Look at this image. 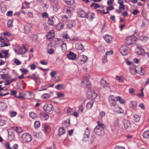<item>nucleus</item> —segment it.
Listing matches in <instances>:
<instances>
[{
	"label": "nucleus",
	"instance_id": "f257e3e1",
	"mask_svg": "<svg viewBox=\"0 0 149 149\" xmlns=\"http://www.w3.org/2000/svg\"><path fill=\"white\" fill-rule=\"evenodd\" d=\"M97 125L94 130V132L99 136L102 135L104 134V129L105 127V125L101 124L100 121L97 122Z\"/></svg>",
	"mask_w": 149,
	"mask_h": 149
},
{
	"label": "nucleus",
	"instance_id": "f03ea898",
	"mask_svg": "<svg viewBox=\"0 0 149 149\" xmlns=\"http://www.w3.org/2000/svg\"><path fill=\"white\" fill-rule=\"evenodd\" d=\"M136 40V38L135 36H131L126 38L127 43L128 45H131L134 44Z\"/></svg>",
	"mask_w": 149,
	"mask_h": 149
},
{
	"label": "nucleus",
	"instance_id": "7ed1b4c3",
	"mask_svg": "<svg viewBox=\"0 0 149 149\" xmlns=\"http://www.w3.org/2000/svg\"><path fill=\"white\" fill-rule=\"evenodd\" d=\"M74 10L72 6H65L64 7L63 10L66 13H67L69 16L72 15V11Z\"/></svg>",
	"mask_w": 149,
	"mask_h": 149
},
{
	"label": "nucleus",
	"instance_id": "20e7f679",
	"mask_svg": "<svg viewBox=\"0 0 149 149\" xmlns=\"http://www.w3.org/2000/svg\"><path fill=\"white\" fill-rule=\"evenodd\" d=\"M88 78V77L85 78L82 81L81 85L82 87L88 88L90 87L91 84Z\"/></svg>",
	"mask_w": 149,
	"mask_h": 149
},
{
	"label": "nucleus",
	"instance_id": "39448f33",
	"mask_svg": "<svg viewBox=\"0 0 149 149\" xmlns=\"http://www.w3.org/2000/svg\"><path fill=\"white\" fill-rule=\"evenodd\" d=\"M53 107V106L51 104H45L43 107V109L46 113H48L50 112Z\"/></svg>",
	"mask_w": 149,
	"mask_h": 149
},
{
	"label": "nucleus",
	"instance_id": "423d86ee",
	"mask_svg": "<svg viewBox=\"0 0 149 149\" xmlns=\"http://www.w3.org/2000/svg\"><path fill=\"white\" fill-rule=\"evenodd\" d=\"M109 102L111 106H114L116 105L115 97L113 95H111L109 97Z\"/></svg>",
	"mask_w": 149,
	"mask_h": 149
},
{
	"label": "nucleus",
	"instance_id": "0eeeda50",
	"mask_svg": "<svg viewBox=\"0 0 149 149\" xmlns=\"http://www.w3.org/2000/svg\"><path fill=\"white\" fill-rule=\"evenodd\" d=\"M120 52L123 55H126L127 54V47L125 45L122 46L120 49Z\"/></svg>",
	"mask_w": 149,
	"mask_h": 149
},
{
	"label": "nucleus",
	"instance_id": "6e6552de",
	"mask_svg": "<svg viewBox=\"0 0 149 149\" xmlns=\"http://www.w3.org/2000/svg\"><path fill=\"white\" fill-rule=\"evenodd\" d=\"M135 72L139 73L141 75L145 73V71L143 68L140 67H137L134 68Z\"/></svg>",
	"mask_w": 149,
	"mask_h": 149
},
{
	"label": "nucleus",
	"instance_id": "1a4fd4ad",
	"mask_svg": "<svg viewBox=\"0 0 149 149\" xmlns=\"http://www.w3.org/2000/svg\"><path fill=\"white\" fill-rule=\"evenodd\" d=\"M103 38L106 42L108 43H111L113 39V37L111 36L106 35L104 36Z\"/></svg>",
	"mask_w": 149,
	"mask_h": 149
},
{
	"label": "nucleus",
	"instance_id": "9d476101",
	"mask_svg": "<svg viewBox=\"0 0 149 149\" xmlns=\"http://www.w3.org/2000/svg\"><path fill=\"white\" fill-rule=\"evenodd\" d=\"M124 127L126 128L127 129L130 127L131 126V123L130 122L127 120H123Z\"/></svg>",
	"mask_w": 149,
	"mask_h": 149
},
{
	"label": "nucleus",
	"instance_id": "9b49d317",
	"mask_svg": "<svg viewBox=\"0 0 149 149\" xmlns=\"http://www.w3.org/2000/svg\"><path fill=\"white\" fill-rule=\"evenodd\" d=\"M55 18L53 17H52L51 18L49 17L48 20V24L50 25L54 26V23H55Z\"/></svg>",
	"mask_w": 149,
	"mask_h": 149
},
{
	"label": "nucleus",
	"instance_id": "f8f14e48",
	"mask_svg": "<svg viewBox=\"0 0 149 149\" xmlns=\"http://www.w3.org/2000/svg\"><path fill=\"white\" fill-rule=\"evenodd\" d=\"M27 50L26 47L23 45L19 49V52L20 54H25Z\"/></svg>",
	"mask_w": 149,
	"mask_h": 149
},
{
	"label": "nucleus",
	"instance_id": "ddd939ff",
	"mask_svg": "<svg viewBox=\"0 0 149 149\" xmlns=\"http://www.w3.org/2000/svg\"><path fill=\"white\" fill-rule=\"evenodd\" d=\"M100 83L101 86L104 88L109 87L108 83L106 80L103 79H102L100 81Z\"/></svg>",
	"mask_w": 149,
	"mask_h": 149
},
{
	"label": "nucleus",
	"instance_id": "4468645a",
	"mask_svg": "<svg viewBox=\"0 0 149 149\" xmlns=\"http://www.w3.org/2000/svg\"><path fill=\"white\" fill-rule=\"evenodd\" d=\"M67 57L69 59L73 60L76 58V55L74 53L70 52L69 54L67 55Z\"/></svg>",
	"mask_w": 149,
	"mask_h": 149
},
{
	"label": "nucleus",
	"instance_id": "2eb2a0df",
	"mask_svg": "<svg viewBox=\"0 0 149 149\" xmlns=\"http://www.w3.org/2000/svg\"><path fill=\"white\" fill-rule=\"evenodd\" d=\"M11 128L16 133H19L22 132V130L20 127H13Z\"/></svg>",
	"mask_w": 149,
	"mask_h": 149
},
{
	"label": "nucleus",
	"instance_id": "dca6fc26",
	"mask_svg": "<svg viewBox=\"0 0 149 149\" xmlns=\"http://www.w3.org/2000/svg\"><path fill=\"white\" fill-rule=\"evenodd\" d=\"M29 37L31 38L32 41L34 42H37L38 36L36 34H32Z\"/></svg>",
	"mask_w": 149,
	"mask_h": 149
},
{
	"label": "nucleus",
	"instance_id": "f3484780",
	"mask_svg": "<svg viewBox=\"0 0 149 149\" xmlns=\"http://www.w3.org/2000/svg\"><path fill=\"white\" fill-rule=\"evenodd\" d=\"M54 36V33L53 31H51L47 33L46 37L47 39H50L53 38Z\"/></svg>",
	"mask_w": 149,
	"mask_h": 149
},
{
	"label": "nucleus",
	"instance_id": "a211bd4d",
	"mask_svg": "<svg viewBox=\"0 0 149 149\" xmlns=\"http://www.w3.org/2000/svg\"><path fill=\"white\" fill-rule=\"evenodd\" d=\"M118 2L120 5L119 7V9L122 10H124L125 9V8L123 1L121 0H118Z\"/></svg>",
	"mask_w": 149,
	"mask_h": 149
},
{
	"label": "nucleus",
	"instance_id": "6ab92c4d",
	"mask_svg": "<svg viewBox=\"0 0 149 149\" xmlns=\"http://www.w3.org/2000/svg\"><path fill=\"white\" fill-rule=\"evenodd\" d=\"M7 107V105L4 103L0 102V110L3 111L6 109Z\"/></svg>",
	"mask_w": 149,
	"mask_h": 149
},
{
	"label": "nucleus",
	"instance_id": "aec40b11",
	"mask_svg": "<svg viewBox=\"0 0 149 149\" xmlns=\"http://www.w3.org/2000/svg\"><path fill=\"white\" fill-rule=\"evenodd\" d=\"M64 24L63 22H60L56 26V29L57 30H59L63 29L64 26Z\"/></svg>",
	"mask_w": 149,
	"mask_h": 149
},
{
	"label": "nucleus",
	"instance_id": "412c9836",
	"mask_svg": "<svg viewBox=\"0 0 149 149\" xmlns=\"http://www.w3.org/2000/svg\"><path fill=\"white\" fill-rule=\"evenodd\" d=\"M88 95L89 96V97L92 99H95L97 96V94L93 92H90Z\"/></svg>",
	"mask_w": 149,
	"mask_h": 149
},
{
	"label": "nucleus",
	"instance_id": "4be33fe9",
	"mask_svg": "<svg viewBox=\"0 0 149 149\" xmlns=\"http://www.w3.org/2000/svg\"><path fill=\"white\" fill-rule=\"evenodd\" d=\"M76 48L78 50H83V46L81 43H78L75 45Z\"/></svg>",
	"mask_w": 149,
	"mask_h": 149
},
{
	"label": "nucleus",
	"instance_id": "5701e85b",
	"mask_svg": "<svg viewBox=\"0 0 149 149\" xmlns=\"http://www.w3.org/2000/svg\"><path fill=\"white\" fill-rule=\"evenodd\" d=\"M15 137V134L14 132H11V134L8 133V139L10 141H12Z\"/></svg>",
	"mask_w": 149,
	"mask_h": 149
},
{
	"label": "nucleus",
	"instance_id": "b1692460",
	"mask_svg": "<svg viewBox=\"0 0 149 149\" xmlns=\"http://www.w3.org/2000/svg\"><path fill=\"white\" fill-rule=\"evenodd\" d=\"M144 138L148 139L149 138V130L146 131L144 132L142 134Z\"/></svg>",
	"mask_w": 149,
	"mask_h": 149
},
{
	"label": "nucleus",
	"instance_id": "393cba45",
	"mask_svg": "<svg viewBox=\"0 0 149 149\" xmlns=\"http://www.w3.org/2000/svg\"><path fill=\"white\" fill-rule=\"evenodd\" d=\"M75 23L74 21H70L67 24L68 28H70L73 26H74L75 25Z\"/></svg>",
	"mask_w": 149,
	"mask_h": 149
},
{
	"label": "nucleus",
	"instance_id": "a878e982",
	"mask_svg": "<svg viewBox=\"0 0 149 149\" xmlns=\"http://www.w3.org/2000/svg\"><path fill=\"white\" fill-rule=\"evenodd\" d=\"M64 2L68 5H72L74 3V0H63Z\"/></svg>",
	"mask_w": 149,
	"mask_h": 149
},
{
	"label": "nucleus",
	"instance_id": "bb28decb",
	"mask_svg": "<svg viewBox=\"0 0 149 149\" xmlns=\"http://www.w3.org/2000/svg\"><path fill=\"white\" fill-rule=\"evenodd\" d=\"M87 13L83 10L81 11L78 12V15L79 17H85L86 16Z\"/></svg>",
	"mask_w": 149,
	"mask_h": 149
},
{
	"label": "nucleus",
	"instance_id": "cd10ccee",
	"mask_svg": "<svg viewBox=\"0 0 149 149\" xmlns=\"http://www.w3.org/2000/svg\"><path fill=\"white\" fill-rule=\"evenodd\" d=\"M117 101H119L120 104H124L125 103V100L120 96H118L116 97Z\"/></svg>",
	"mask_w": 149,
	"mask_h": 149
},
{
	"label": "nucleus",
	"instance_id": "c85d7f7f",
	"mask_svg": "<svg viewBox=\"0 0 149 149\" xmlns=\"http://www.w3.org/2000/svg\"><path fill=\"white\" fill-rule=\"evenodd\" d=\"M65 132V130L63 127H60L58 130V135L60 136L64 134Z\"/></svg>",
	"mask_w": 149,
	"mask_h": 149
},
{
	"label": "nucleus",
	"instance_id": "c756f323",
	"mask_svg": "<svg viewBox=\"0 0 149 149\" xmlns=\"http://www.w3.org/2000/svg\"><path fill=\"white\" fill-rule=\"evenodd\" d=\"M28 136L27 133L24 134L22 136V138L24 142H27L28 140Z\"/></svg>",
	"mask_w": 149,
	"mask_h": 149
},
{
	"label": "nucleus",
	"instance_id": "7c9ffc66",
	"mask_svg": "<svg viewBox=\"0 0 149 149\" xmlns=\"http://www.w3.org/2000/svg\"><path fill=\"white\" fill-rule=\"evenodd\" d=\"M115 111L118 113H123V110L119 107H116L115 108Z\"/></svg>",
	"mask_w": 149,
	"mask_h": 149
},
{
	"label": "nucleus",
	"instance_id": "2f4dec72",
	"mask_svg": "<svg viewBox=\"0 0 149 149\" xmlns=\"http://www.w3.org/2000/svg\"><path fill=\"white\" fill-rule=\"evenodd\" d=\"M78 58H82L84 60L83 62H82V63H85L88 59L87 57L84 55H80L78 56Z\"/></svg>",
	"mask_w": 149,
	"mask_h": 149
},
{
	"label": "nucleus",
	"instance_id": "473e14b6",
	"mask_svg": "<svg viewBox=\"0 0 149 149\" xmlns=\"http://www.w3.org/2000/svg\"><path fill=\"white\" fill-rule=\"evenodd\" d=\"M97 50L99 52H103L105 51L104 48L103 46L101 45H100L98 47Z\"/></svg>",
	"mask_w": 149,
	"mask_h": 149
},
{
	"label": "nucleus",
	"instance_id": "72a5a7b5",
	"mask_svg": "<svg viewBox=\"0 0 149 149\" xmlns=\"http://www.w3.org/2000/svg\"><path fill=\"white\" fill-rule=\"evenodd\" d=\"M62 50L63 52H65L67 49L66 44L65 43H63L61 46Z\"/></svg>",
	"mask_w": 149,
	"mask_h": 149
},
{
	"label": "nucleus",
	"instance_id": "f704fd0d",
	"mask_svg": "<svg viewBox=\"0 0 149 149\" xmlns=\"http://www.w3.org/2000/svg\"><path fill=\"white\" fill-rule=\"evenodd\" d=\"M93 102H88L86 104V107L87 109H91L93 106Z\"/></svg>",
	"mask_w": 149,
	"mask_h": 149
},
{
	"label": "nucleus",
	"instance_id": "c9c22d12",
	"mask_svg": "<svg viewBox=\"0 0 149 149\" xmlns=\"http://www.w3.org/2000/svg\"><path fill=\"white\" fill-rule=\"evenodd\" d=\"M140 39L143 41H146L148 39V37L145 36H142L140 37Z\"/></svg>",
	"mask_w": 149,
	"mask_h": 149
},
{
	"label": "nucleus",
	"instance_id": "e433bc0d",
	"mask_svg": "<svg viewBox=\"0 0 149 149\" xmlns=\"http://www.w3.org/2000/svg\"><path fill=\"white\" fill-rule=\"evenodd\" d=\"M59 8V6L57 4H54L53 5V9L54 11H57Z\"/></svg>",
	"mask_w": 149,
	"mask_h": 149
},
{
	"label": "nucleus",
	"instance_id": "4c0bfd02",
	"mask_svg": "<svg viewBox=\"0 0 149 149\" xmlns=\"http://www.w3.org/2000/svg\"><path fill=\"white\" fill-rule=\"evenodd\" d=\"M55 88L58 90H61L63 88V86L62 84H59L55 86Z\"/></svg>",
	"mask_w": 149,
	"mask_h": 149
},
{
	"label": "nucleus",
	"instance_id": "58836bf2",
	"mask_svg": "<svg viewBox=\"0 0 149 149\" xmlns=\"http://www.w3.org/2000/svg\"><path fill=\"white\" fill-rule=\"evenodd\" d=\"M134 120L135 122H139L140 119V117L139 116L137 115H135L134 116Z\"/></svg>",
	"mask_w": 149,
	"mask_h": 149
},
{
	"label": "nucleus",
	"instance_id": "ea45409f",
	"mask_svg": "<svg viewBox=\"0 0 149 149\" xmlns=\"http://www.w3.org/2000/svg\"><path fill=\"white\" fill-rule=\"evenodd\" d=\"M13 20L10 19L8 20L7 23V26L8 27H10L13 26Z\"/></svg>",
	"mask_w": 149,
	"mask_h": 149
},
{
	"label": "nucleus",
	"instance_id": "a19ab883",
	"mask_svg": "<svg viewBox=\"0 0 149 149\" xmlns=\"http://www.w3.org/2000/svg\"><path fill=\"white\" fill-rule=\"evenodd\" d=\"M40 125V123L39 121H36L34 123V127L36 128H38Z\"/></svg>",
	"mask_w": 149,
	"mask_h": 149
},
{
	"label": "nucleus",
	"instance_id": "79ce46f5",
	"mask_svg": "<svg viewBox=\"0 0 149 149\" xmlns=\"http://www.w3.org/2000/svg\"><path fill=\"white\" fill-rule=\"evenodd\" d=\"M35 136L38 138H41L42 136V134L41 132L37 133Z\"/></svg>",
	"mask_w": 149,
	"mask_h": 149
},
{
	"label": "nucleus",
	"instance_id": "37998d69",
	"mask_svg": "<svg viewBox=\"0 0 149 149\" xmlns=\"http://www.w3.org/2000/svg\"><path fill=\"white\" fill-rule=\"evenodd\" d=\"M28 6V3L27 2H25L22 4V9L27 8Z\"/></svg>",
	"mask_w": 149,
	"mask_h": 149
},
{
	"label": "nucleus",
	"instance_id": "c03bdc74",
	"mask_svg": "<svg viewBox=\"0 0 149 149\" xmlns=\"http://www.w3.org/2000/svg\"><path fill=\"white\" fill-rule=\"evenodd\" d=\"M1 52L5 54L4 56V58H7V55L8 54V50H2L1 51Z\"/></svg>",
	"mask_w": 149,
	"mask_h": 149
},
{
	"label": "nucleus",
	"instance_id": "a18cd8bd",
	"mask_svg": "<svg viewBox=\"0 0 149 149\" xmlns=\"http://www.w3.org/2000/svg\"><path fill=\"white\" fill-rule=\"evenodd\" d=\"M92 13H88L86 14V17L87 18L89 19H92L93 18V17L92 16Z\"/></svg>",
	"mask_w": 149,
	"mask_h": 149
},
{
	"label": "nucleus",
	"instance_id": "49530a36",
	"mask_svg": "<svg viewBox=\"0 0 149 149\" xmlns=\"http://www.w3.org/2000/svg\"><path fill=\"white\" fill-rule=\"evenodd\" d=\"M45 131L46 133H49L50 130L49 126L48 125H45L44 126Z\"/></svg>",
	"mask_w": 149,
	"mask_h": 149
},
{
	"label": "nucleus",
	"instance_id": "de8ad7c7",
	"mask_svg": "<svg viewBox=\"0 0 149 149\" xmlns=\"http://www.w3.org/2000/svg\"><path fill=\"white\" fill-rule=\"evenodd\" d=\"M116 79L119 82H122L124 81V79L123 78L120 77V76H116Z\"/></svg>",
	"mask_w": 149,
	"mask_h": 149
},
{
	"label": "nucleus",
	"instance_id": "09e8293b",
	"mask_svg": "<svg viewBox=\"0 0 149 149\" xmlns=\"http://www.w3.org/2000/svg\"><path fill=\"white\" fill-rule=\"evenodd\" d=\"M84 60L82 58H79L78 57V58H77V62L79 64H82L84 63H82V62H83V61Z\"/></svg>",
	"mask_w": 149,
	"mask_h": 149
},
{
	"label": "nucleus",
	"instance_id": "8fccbe9b",
	"mask_svg": "<svg viewBox=\"0 0 149 149\" xmlns=\"http://www.w3.org/2000/svg\"><path fill=\"white\" fill-rule=\"evenodd\" d=\"M29 116L30 117L33 119L36 116V115L33 112H31L29 113Z\"/></svg>",
	"mask_w": 149,
	"mask_h": 149
},
{
	"label": "nucleus",
	"instance_id": "3c124183",
	"mask_svg": "<svg viewBox=\"0 0 149 149\" xmlns=\"http://www.w3.org/2000/svg\"><path fill=\"white\" fill-rule=\"evenodd\" d=\"M17 113L15 111H12L10 113V116L11 117L15 116L17 114Z\"/></svg>",
	"mask_w": 149,
	"mask_h": 149
},
{
	"label": "nucleus",
	"instance_id": "603ef678",
	"mask_svg": "<svg viewBox=\"0 0 149 149\" xmlns=\"http://www.w3.org/2000/svg\"><path fill=\"white\" fill-rule=\"evenodd\" d=\"M102 61L103 63H104L107 62V56H104L102 58Z\"/></svg>",
	"mask_w": 149,
	"mask_h": 149
},
{
	"label": "nucleus",
	"instance_id": "864d4df0",
	"mask_svg": "<svg viewBox=\"0 0 149 149\" xmlns=\"http://www.w3.org/2000/svg\"><path fill=\"white\" fill-rule=\"evenodd\" d=\"M139 50L141 52V53L139 52H137L136 53L137 54L139 55L140 54H142V53H143L144 52V50L142 49L141 48H138Z\"/></svg>",
	"mask_w": 149,
	"mask_h": 149
},
{
	"label": "nucleus",
	"instance_id": "5fc2aeb1",
	"mask_svg": "<svg viewBox=\"0 0 149 149\" xmlns=\"http://www.w3.org/2000/svg\"><path fill=\"white\" fill-rule=\"evenodd\" d=\"M5 147L7 148V149H12V147L10 146L9 142H7L5 143Z\"/></svg>",
	"mask_w": 149,
	"mask_h": 149
},
{
	"label": "nucleus",
	"instance_id": "6e6d98bb",
	"mask_svg": "<svg viewBox=\"0 0 149 149\" xmlns=\"http://www.w3.org/2000/svg\"><path fill=\"white\" fill-rule=\"evenodd\" d=\"M42 16L43 18H47L48 17V14L47 12H44L42 13Z\"/></svg>",
	"mask_w": 149,
	"mask_h": 149
},
{
	"label": "nucleus",
	"instance_id": "4d7b16f0",
	"mask_svg": "<svg viewBox=\"0 0 149 149\" xmlns=\"http://www.w3.org/2000/svg\"><path fill=\"white\" fill-rule=\"evenodd\" d=\"M6 124V121L2 119H0V126H2Z\"/></svg>",
	"mask_w": 149,
	"mask_h": 149
},
{
	"label": "nucleus",
	"instance_id": "13d9d810",
	"mask_svg": "<svg viewBox=\"0 0 149 149\" xmlns=\"http://www.w3.org/2000/svg\"><path fill=\"white\" fill-rule=\"evenodd\" d=\"M105 115V113L104 111H102L100 113L99 116L101 118L104 117Z\"/></svg>",
	"mask_w": 149,
	"mask_h": 149
},
{
	"label": "nucleus",
	"instance_id": "bf43d9fd",
	"mask_svg": "<svg viewBox=\"0 0 149 149\" xmlns=\"http://www.w3.org/2000/svg\"><path fill=\"white\" fill-rule=\"evenodd\" d=\"M85 133L86 134V135H84L85 137V138L88 137L89 136V132L88 130H87L85 131Z\"/></svg>",
	"mask_w": 149,
	"mask_h": 149
},
{
	"label": "nucleus",
	"instance_id": "052dcab7",
	"mask_svg": "<svg viewBox=\"0 0 149 149\" xmlns=\"http://www.w3.org/2000/svg\"><path fill=\"white\" fill-rule=\"evenodd\" d=\"M20 71L24 74H26L28 72V70L24 68L21 69Z\"/></svg>",
	"mask_w": 149,
	"mask_h": 149
},
{
	"label": "nucleus",
	"instance_id": "680f3d73",
	"mask_svg": "<svg viewBox=\"0 0 149 149\" xmlns=\"http://www.w3.org/2000/svg\"><path fill=\"white\" fill-rule=\"evenodd\" d=\"M135 91V90L132 88H130L129 89V92L131 94H134Z\"/></svg>",
	"mask_w": 149,
	"mask_h": 149
},
{
	"label": "nucleus",
	"instance_id": "e2e57ef3",
	"mask_svg": "<svg viewBox=\"0 0 149 149\" xmlns=\"http://www.w3.org/2000/svg\"><path fill=\"white\" fill-rule=\"evenodd\" d=\"M54 49H48V53L49 54H53L54 52Z\"/></svg>",
	"mask_w": 149,
	"mask_h": 149
},
{
	"label": "nucleus",
	"instance_id": "0e129e2a",
	"mask_svg": "<svg viewBox=\"0 0 149 149\" xmlns=\"http://www.w3.org/2000/svg\"><path fill=\"white\" fill-rule=\"evenodd\" d=\"M83 106L82 104H81L80 105L79 107V111L82 113L83 111Z\"/></svg>",
	"mask_w": 149,
	"mask_h": 149
},
{
	"label": "nucleus",
	"instance_id": "69168bd1",
	"mask_svg": "<svg viewBox=\"0 0 149 149\" xmlns=\"http://www.w3.org/2000/svg\"><path fill=\"white\" fill-rule=\"evenodd\" d=\"M18 146L17 144H14L12 146V149H18Z\"/></svg>",
	"mask_w": 149,
	"mask_h": 149
},
{
	"label": "nucleus",
	"instance_id": "338daca9",
	"mask_svg": "<svg viewBox=\"0 0 149 149\" xmlns=\"http://www.w3.org/2000/svg\"><path fill=\"white\" fill-rule=\"evenodd\" d=\"M31 68V70H34L36 67V65L34 64H32L30 66Z\"/></svg>",
	"mask_w": 149,
	"mask_h": 149
},
{
	"label": "nucleus",
	"instance_id": "774afa93",
	"mask_svg": "<svg viewBox=\"0 0 149 149\" xmlns=\"http://www.w3.org/2000/svg\"><path fill=\"white\" fill-rule=\"evenodd\" d=\"M114 149H125V148L124 147L116 146L115 147Z\"/></svg>",
	"mask_w": 149,
	"mask_h": 149
}]
</instances>
